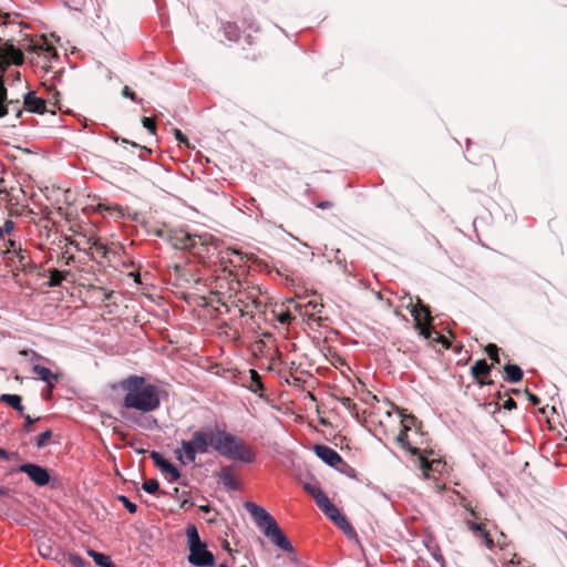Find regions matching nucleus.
<instances>
[{"instance_id": "obj_11", "label": "nucleus", "mask_w": 567, "mask_h": 567, "mask_svg": "<svg viewBox=\"0 0 567 567\" xmlns=\"http://www.w3.org/2000/svg\"><path fill=\"white\" fill-rule=\"evenodd\" d=\"M23 104L29 112L43 114L47 112L45 100L38 97L34 92L30 91L24 95Z\"/></svg>"}, {"instance_id": "obj_34", "label": "nucleus", "mask_w": 567, "mask_h": 567, "mask_svg": "<svg viewBox=\"0 0 567 567\" xmlns=\"http://www.w3.org/2000/svg\"><path fill=\"white\" fill-rule=\"evenodd\" d=\"M225 33H226V37L231 41H237L239 38V31L237 30V28H235L230 24L225 28Z\"/></svg>"}, {"instance_id": "obj_17", "label": "nucleus", "mask_w": 567, "mask_h": 567, "mask_svg": "<svg viewBox=\"0 0 567 567\" xmlns=\"http://www.w3.org/2000/svg\"><path fill=\"white\" fill-rule=\"evenodd\" d=\"M0 401L7 403L14 410H17L21 415H23V405L21 403V396L18 394H9L4 393L0 395Z\"/></svg>"}, {"instance_id": "obj_6", "label": "nucleus", "mask_w": 567, "mask_h": 567, "mask_svg": "<svg viewBox=\"0 0 567 567\" xmlns=\"http://www.w3.org/2000/svg\"><path fill=\"white\" fill-rule=\"evenodd\" d=\"M406 308L410 310V313L414 319L415 328L424 339L441 342L449 348L446 339L432 329V316L427 306L423 305L422 301L417 299L416 303H412L411 301Z\"/></svg>"}, {"instance_id": "obj_58", "label": "nucleus", "mask_w": 567, "mask_h": 567, "mask_svg": "<svg viewBox=\"0 0 567 567\" xmlns=\"http://www.w3.org/2000/svg\"><path fill=\"white\" fill-rule=\"evenodd\" d=\"M411 452H412L413 454H416L417 450H416V449H412V450H411Z\"/></svg>"}, {"instance_id": "obj_44", "label": "nucleus", "mask_w": 567, "mask_h": 567, "mask_svg": "<svg viewBox=\"0 0 567 567\" xmlns=\"http://www.w3.org/2000/svg\"><path fill=\"white\" fill-rule=\"evenodd\" d=\"M11 456L4 449L0 447V460H10Z\"/></svg>"}, {"instance_id": "obj_15", "label": "nucleus", "mask_w": 567, "mask_h": 567, "mask_svg": "<svg viewBox=\"0 0 567 567\" xmlns=\"http://www.w3.org/2000/svg\"><path fill=\"white\" fill-rule=\"evenodd\" d=\"M244 254L235 248H227L220 251V261L226 265L227 262L237 267L244 262Z\"/></svg>"}, {"instance_id": "obj_43", "label": "nucleus", "mask_w": 567, "mask_h": 567, "mask_svg": "<svg viewBox=\"0 0 567 567\" xmlns=\"http://www.w3.org/2000/svg\"><path fill=\"white\" fill-rule=\"evenodd\" d=\"M93 247H95L97 250L103 251V254L106 252L105 246L102 243H100L99 240H94Z\"/></svg>"}, {"instance_id": "obj_24", "label": "nucleus", "mask_w": 567, "mask_h": 567, "mask_svg": "<svg viewBox=\"0 0 567 567\" xmlns=\"http://www.w3.org/2000/svg\"><path fill=\"white\" fill-rule=\"evenodd\" d=\"M306 308L309 311V315L307 317L313 318L316 315L321 312L323 306L321 302L317 300H309L306 302Z\"/></svg>"}, {"instance_id": "obj_40", "label": "nucleus", "mask_w": 567, "mask_h": 567, "mask_svg": "<svg viewBox=\"0 0 567 567\" xmlns=\"http://www.w3.org/2000/svg\"><path fill=\"white\" fill-rule=\"evenodd\" d=\"M41 50L45 52L53 51V47L47 42V40H43L41 44L38 45Z\"/></svg>"}, {"instance_id": "obj_39", "label": "nucleus", "mask_w": 567, "mask_h": 567, "mask_svg": "<svg viewBox=\"0 0 567 567\" xmlns=\"http://www.w3.org/2000/svg\"><path fill=\"white\" fill-rule=\"evenodd\" d=\"M504 409L506 410H512V409H515L516 408V402L512 399V398H508L504 404H503Z\"/></svg>"}, {"instance_id": "obj_16", "label": "nucleus", "mask_w": 567, "mask_h": 567, "mask_svg": "<svg viewBox=\"0 0 567 567\" xmlns=\"http://www.w3.org/2000/svg\"><path fill=\"white\" fill-rule=\"evenodd\" d=\"M472 374L481 385L491 384L492 381H484L478 379L481 375H487L491 371V365L485 360H477L471 368Z\"/></svg>"}, {"instance_id": "obj_41", "label": "nucleus", "mask_w": 567, "mask_h": 567, "mask_svg": "<svg viewBox=\"0 0 567 567\" xmlns=\"http://www.w3.org/2000/svg\"><path fill=\"white\" fill-rule=\"evenodd\" d=\"M25 420V426H24V430L25 431H30L29 426L35 421L34 419H32L29 414H23L22 415Z\"/></svg>"}, {"instance_id": "obj_42", "label": "nucleus", "mask_w": 567, "mask_h": 567, "mask_svg": "<svg viewBox=\"0 0 567 567\" xmlns=\"http://www.w3.org/2000/svg\"><path fill=\"white\" fill-rule=\"evenodd\" d=\"M289 319H290V313H289V312H282V313H280V315H279V317H278V320H279V322H281V323H286V322H288V321H289Z\"/></svg>"}, {"instance_id": "obj_45", "label": "nucleus", "mask_w": 567, "mask_h": 567, "mask_svg": "<svg viewBox=\"0 0 567 567\" xmlns=\"http://www.w3.org/2000/svg\"><path fill=\"white\" fill-rule=\"evenodd\" d=\"M396 439L404 446L405 445V439H406L405 430L401 431Z\"/></svg>"}, {"instance_id": "obj_57", "label": "nucleus", "mask_w": 567, "mask_h": 567, "mask_svg": "<svg viewBox=\"0 0 567 567\" xmlns=\"http://www.w3.org/2000/svg\"><path fill=\"white\" fill-rule=\"evenodd\" d=\"M202 509L205 511V512H208V507L207 506H203Z\"/></svg>"}, {"instance_id": "obj_4", "label": "nucleus", "mask_w": 567, "mask_h": 567, "mask_svg": "<svg viewBox=\"0 0 567 567\" xmlns=\"http://www.w3.org/2000/svg\"><path fill=\"white\" fill-rule=\"evenodd\" d=\"M302 487L308 494L312 496L317 506L330 520H332L339 528L344 532L351 530V526L347 518L339 512L337 506L324 494L317 481L306 482L302 484Z\"/></svg>"}, {"instance_id": "obj_5", "label": "nucleus", "mask_w": 567, "mask_h": 567, "mask_svg": "<svg viewBox=\"0 0 567 567\" xmlns=\"http://www.w3.org/2000/svg\"><path fill=\"white\" fill-rule=\"evenodd\" d=\"M188 556L187 560L195 567H214L215 556L208 550L207 544L199 537L195 525L189 524L186 527Z\"/></svg>"}, {"instance_id": "obj_60", "label": "nucleus", "mask_w": 567, "mask_h": 567, "mask_svg": "<svg viewBox=\"0 0 567 567\" xmlns=\"http://www.w3.org/2000/svg\"><path fill=\"white\" fill-rule=\"evenodd\" d=\"M112 567H115L114 564L112 565Z\"/></svg>"}, {"instance_id": "obj_52", "label": "nucleus", "mask_w": 567, "mask_h": 567, "mask_svg": "<svg viewBox=\"0 0 567 567\" xmlns=\"http://www.w3.org/2000/svg\"><path fill=\"white\" fill-rule=\"evenodd\" d=\"M21 113H22L21 109H17L16 117H20Z\"/></svg>"}, {"instance_id": "obj_19", "label": "nucleus", "mask_w": 567, "mask_h": 567, "mask_svg": "<svg viewBox=\"0 0 567 567\" xmlns=\"http://www.w3.org/2000/svg\"><path fill=\"white\" fill-rule=\"evenodd\" d=\"M467 526H468V529H471L472 532H474L477 536L482 537L485 542V545L487 548H492L493 546V540L491 539L489 535L487 534V532L482 527L481 524L478 523H475V522H467Z\"/></svg>"}, {"instance_id": "obj_28", "label": "nucleus", "mask_w": 567, "mask_h": 567, "mask_svg": "<svg viewBox=\"0 0 567 567\" xmlns=\"http://www.w3.org/2000/svg\"><path fill=\"white\" fill-rule=\"evenodd\" d=\"M13 252L19 260L20 267L22 269H25L29 266V258H28L25 251H23L22 249H19V250L14 249Z\"/></svg>"}, {"instance_id": "obj_9", "label": "nucleus", "mask_w": 567, "mask_h": 567, "mask_svg": "<svg viewBox=\"0 0 567 567\" xmlns=\"http://www.w3.org/2000/svg\"><path fill=\"white\" fill-rule=\"evenodd\" d=\"M0 58L7 64L20 65L23 63V53L20 49H17L13 44L4 43L0 47Z\"/></svg>"}, {"instance_id": "obj_12", "label": "nucleus", "mask_w": 567, "mask_h": 567, "mask_svg": "<svg viewBox=\"0 0 567 567\" xmlns=\"http://www.w3.org/2000/svg\"><path fill=\"white\" fill-rule=\"evenodd\" d=\"M202 240V236L190 234L187 231H179L175 235L174 246L181 249H190L196 246L198 241Z\"/></svg>"}, {"instance_id": "obj_49", "label": "nucleus", "mask_w": 567, "mask_h": 567, "mask_svg": "<svg viewBox=\"0 0 567 567\" xmlns=\"http://www.w3.org/2000/svg\"><path fill=\"white\" fill-rule=\"evenodd\" d=\"M341 403H342V405H344V406H350V404H351V399H350V398H342V399H341Z\"/></svg>"}, {"instance_id": "obj_13", "label": "nucleus", "mask_w": 567, "mask_h": 567, "mask_svg": "<svg viewBox=\"0 0 567 567\" xmlns=\"http://www.w3.org/2000/svg\"><path fill=\"white\" fill-rule=\"evenodd\" d=\"M151 456H152L153 461L155 462V464L162 471H164L171 475L172 482L177 481L181 477V473H179L178 468L175 465H173L171 462L165 460L159 453L152 452Z\"/></svg>"}, {"instance_id": "obj_38", "label": "nucleus", "mask_w": 567, "mask_h": 567, "mask_svg": "<svg viewBox=\"0 0 567 567\" xmlns=\"http://www.w3.org/2000/svg\"><path fill=\"white\" fill-rule=\"evenodd\" d=\"M174 135H175L176 140H178L181 143L187 144V138H186V136L182 133V131H181V130L175 128V130H174Z\"/></svg>"}, {"instance_id": "obj_48", "label": "nucleus", "mask_w": 567, "mask_h": 567, "mask_svg": "<svg viewBox=\"0 0 567 567\" xmlns=\"http://www.w3.org/2000/svg\"><path fill=\"white\" fill-rule=\"evenodd\" d=\"M330 206H331L330 202H320V203L317 204V207L321 208V209L329 208Z\"/></svg>"}, {"instance_id": "obj_47", "label": "nucleus", "mask_w": 567, "mask_h": 567, "mask_svg": "<svg viewBox=\"0 0 567 567\" xmlns=\"http://www.w3.org/2000/svg\"><path fill=\"white\" fill-rule=\"evenodd\" d=\"M113 140H114L115 142L121 141V142H123V143H128V141H127V140H125V138H120L118 136L113 137ZM130 144H131L133 147H138V144H136L135 142H130Z\"/></svg>"}, {"instance_id": "obj_22", "label": "nucleus", "mask_w": 567, "mask_h": 567, "mask_svg": "<svg viewBox=\"0 0 567 567\" xmlns=\"http://www.w3.org/2000/svg\"><path fill=\"white\" fill-rule=\"evenodd\" d=\"M49 274H50V277H49L48 286L50 288L60 286L65 278L64 274L58 269H51V270H49Z\"/></svg>"}, {"instance_id": "obj_18", "label": "nucleus", "mask_w": 567, "mask_h": 567, "mask_svg": "<svg viewBox=\"0 0 567 567\" xmlns=\"http://www.w3.org/2000/svg\"><path fill=\"white\" fill-rule=\"evenodd\" d=\"M506 380L511 383H517L523 378V371L517 364H506L504 367Z\"/></svg>"}, {"instance_id": "obj_55", "label": "nucleus", "mask_w": 567, "mask_h": 567, "mask_svg": "<svg viewBox=\"0 0 567 567\" xmlns=\"http://www.w3.org/2000/svg\"><path fill=\"white\" fill-rule=\"evenodd\" d=\"M185 506H187V501H184V502L182 503V505H181V507H185Z\"/></svg>"}, {"instance_id": "obj_51", "label": "nucleus", "mask_w": 567, "mask_h": 567, "mask_svg": "<svg viewBox=\"0 0 567 567\" xmlns=\"http://www.w3.org/2000/svg\"><path fill=\"white\" fill-rule=\"evenodd\" d=\"M112 208L110 206L99 204V210H111Z\"/></svg>"}, {"instance_id": "obj_30", "label": "nucleus", "mask_w": 567, "mask_h": 567, "mask_svg": "<svg viewBox=\"0 0 567 567\" xmlns=\"http://www.w3.org/2000/svg\"><path fill=\"white\" fill-rule=\"evenodd\" d=\"M74 567H85L87 563L78 554H70L68 558Z\"/></svg>"}, {"instance_id": "obj_37", "label": "nucleus", "mask_w": 567, "mask_h": 567, "mask_svg": "<svg viewBox=\"0 0 567 567\" xmlns=\"http://www.w3.org/2000/svg\"><path fill=\"white\" fill-rule=\"evenodd\" d=\"M122 95L133 101H136L135 93L128 86H124V89L122 90Z\"/></svg>"}, {"instance_id": "obj_8", "label": "nucleus", "mask_w": 567, "mask_h": 567, "mask_svg": "<svg viewBox=\"0 0 567 567\" xmlns=\"http://www.w3.org/2000/svg\"><path fill=\"white\" fill-rule=\"evenodd\" d=\"M313 450L316 455L329 466L336 467L342 463V457L339 453L327 445L317 444Z\"/></svg>"}, {"instance_id": "obj_31", "label": "nucleus", "mask_w": 567, "mask_h": 567, "mask_svg": "<svg viewBox=\"0 0 567 567\" xmlns=\"http://www.w3.org/2000/svg\"><path fill=\"white\" fill-rule=\"evenodd\" d=\"M14 228V223L11 219H7L4 224L0 227V239L8 234H10Z\"/></svg>"}, {"instance_id": "obj_10", "label": "nucleus", "mask_w": 567, "mask_h": 567, "mask_svg": "<svg viewBox=\"0 0 567 567\" xmlns=\"http://www.w3.org/2000/svg\"><path fill=\"white\" fill-rule=\"evenodd\" d=\"M31 370L39 380L47 384L49 393H51L52 389L55 386V383L59 380V374L53 373L49 368L40 364H33Z\"/></svg>"}, {"instance_id": "obj_14", "label": "nucleus", "mask_w": 567, "mask_h": 567, "mask_svg": "<svg viewBox=\"0 0 567 567\" xmlns=\"http://www.w3.org/2000/svg\"><path fill=\"white\" fill-rule=\"evenodd\" d=\"M217 477L219 483H221L227 491H237L239 488V485L233 474L231 466H223L218 472Z\"/></svg>"}, {"instance_id": "obj_2", "label": "nucleus", "mask_w": 567, "mask_h": 567, "mask_svg": "<svg viewBox=\"0 0 567 567\" xmlns=\"http://www.w3.org/2000/svg\"><path fill=\"white\" fill-rule=\"evenodd\" d=\"M118 386L124 392L123 406L125 411L121 412V416L144 429H152L153 425H156L155 419H141L132 413V411L147 414L157 410L162 402V390L159 386L140 375H130L121 380Z\"/></svg>"}, {"instance_id": "obj_23", "label": "nucleus", "mask_w": 567, "mask_h": 567, "mask_svg": "<svg viewBox=\"0 0 567 567\" xmlns=\"http://www.w3.org/2000/svg\"><path fill=\"white\" fill-rule=\"evenodd\" d=\"M7 100V89L0 79V117H3L8 114L9 110L8 106L4 105V102Z\"/></svg>"}, {"instance_id": "obj_33", "label": "nucleus", "mask_w": 567, "mask_h": 567, "mask_svg": "<svg viewBox=\"0 0 567 567\" xmlns=\"http://www.w3.org/2000/svg\"><path fill=\"white\" fill-rule=\"evenodd\" d=\"M250 378L252 381V386H255L252 388V391L262 390L264 386L258 372L255 370H250Z\"/></svg>"}, {"instance_id": "obj_20", "label": "nucleus", "mask_w": 567, "mask_h": 567, "mask_svg": "<svg viewBox=\"0 0 567 567\" xmlns=\"http://www.w3.org/2000/svg\"><path fill=\"white\" fill-rule=\"evenodd\" d=\"M87 555L93 558L99 567H112L113 563L109 555L97 553L94 549H87Z\"/></svg>"}, {"instance_id": "obj_56", "label": "nucleus", "mask_w": 567, "mask_h": 567, "mask_svg": "<svg viewBox=\"0 0 567 567\" xmlns=\"http://www.w3.org/2000/svg\"><path fill=\"white\" fill-rule=\"evenodd\" d=\"M3 252H9L10 251V248L7 247L6 249L2 250Z\"/></svg>"}, {"instance_id": "obj_32", "label": "nucleus", "mask_w": 567, "mask_h": 567, "mask_svg": "<svg viewBox=\"0 0 567 567\" xmlns=\"http://www.w3.org/2000/svg\"><path fill=\"white\" fill-rule=\"evenodd\" d=\"M292 303L293 310L297 311L300 316L307 317L309 315L308 309L306 308V302L300 301H290Z\"/></svg>"}, {"instance_id": "obj_53", "label": "nucleus", "mask_w": 567, "mask_h": 567, "mask_svg": "<svg viewBox=\"0 0 567 567\" xmlns=\"http://www.w3.org/2000/svg\"><path fill=\"white\" fill-rule=\"evenodd\" d=\"M468 511H470V513H471V515H472L473 517H476V513L474 512V509H473V508H470Z\"/></svg>"}, {"instance_id": "obj_36", "label": "nucleus", "mask_w": 567, "mask_h": 567, "mask_svg": "<svg viewBox=\"0 0 567 567\" xmlns=\"http://www.w3.org/2000/svg\"><path fill=\"white\" fill-rule=\"evenodd\" d=\"M142 124L143 126L148 131L151 132L152 134L155 133L156 131V124H155V121L151 117H143L142 120Z\"/></svg>"}, {"instance_id": "obj_27", "label": "nucleus", "mask_w": 567, "mask_h": 567, "mask_svg": "<svg viewBox=\"0 0 567 567\" xmlns=\"http://www.w3.org/2000/svg\"><path fill=\"white\" fill-rule=\"evenodd\" d=\"M419 462H420V468L422 470L423 476L425 478H427L429 477L427 472L432 468L435 461L430 462L425 457L420 456Z\"/></svg>"}, {"instance_id": "obj_21", "label": "nucleus", "mask_w": 567, "mask_h": 567, "mask_svg": "<svg viewBox=\"0 0 567 567\" xmlns=\"http://www.w3.org/2000/svg\"><path fill=\"white\" fill-rule=\"evenodd\" d=\"M239 303H241L240 298H237V297L233 298L231 296H229L228 301H225L221 305L226 308L227 312L230 311V307H234L237 310L238 315L240 317H243L246 313V310H245V306L239 305Z\"/></svg>"}, {"instance_id": "obj_61", "label": "nucleus", "mask_w": 567, "mask_h": 567, "mask_svg": "<svg viewBox=\"0 0 567 567\" xmlns=\"http://www.w3.org/2000/svg\"><path fill=\"white\" fill-rule=\"evenodd\" d=\"M112 567H115L114 564L112 565Z\"/></svg>"}, {"instance_id": "obj_1", "label": "nucleus", "mask_w": 567, "mask_h": 567, "mask_svg": "<svg viewBox=\"0 0 567 567\" xmlns=\"http://www.w3.org/2000/svg\"><path fill=\"white\" fill-rule=\"evenodd\" d=\"M210 447L228 460H239L244 463H252L256 460V453L249 445L225 430H217L215 433L195 430L190 439L179 442L174 453L182 464H195L197 455L208 453Z\"/></svg>"}, {"instance_id": "obj_54", "label": "nucleus", "mask_w": 567, "mask_h": 567, "mask_svg": "<svg viewBox=\"0 0 567 567\" xmlns=\"http://www.w3.org/2000/svg\"><path fill=\"white\" fill-rule=\"evenodd\" d=\"M8 244H9L10 247H14V241L13 240H9Z\"/></svg>"}, {"instance_id": "obj_59", "label": "nucleus", "mask_w": 567, "mask_h": 567, "mask_svg": "<svg viewBox=\"0 0 567 567\" xmlns=\"http://www.w3.org/2000/svg\"><path fill=\"white\" fill-rule=\"evenodd\" d=\"M219 567H226L225 565H220Z\"/></svg>"}, {"instance_id": "obj_46", "label": "nucleus", "mask_w": 567, "mask_h": 567, "mask_svg": "<svg viewBox=\"0 0 567 567\" xmlns=\"http://www.w3.org/2000/svg\"><path fill=\"white\" fill-rule=\"evenodd\" d=\"M528 400L534 404L537 405L539 403V399L529 392H527Z\"/></svg>"}, {"instance_id": "obj_7", "label": "nucleus", "mask_w": 567, "mask_h": 567, "mask_svg": "<svg viewBox=\"0 0 567 567\" xmlns=\"http://www.w3.org/2000/svg\"><path fill=\"white\" fill-rule=\"evenodd\" d=\"M18 471L25 473L37 486H45L50 482L48 470L38 464L25 463L20 465Z\"/></svg>"}, {"instance_id": "obj_35", "label": "nucleus", "mask_w": 567, "mask_h": 567, "mask_svg": "<svg viewBox=\"0 0 567 567\" xmlns=\"http://www.w3.org/2000/svg\"><path fill=\"white\" fill-rule=\"evenodd\" d=\"M52 436V432L50 430L44 431L38 436L37 447L41 449L45 445L47 441Z\"/></svg>"}, {"instance_id": "obj_3", "label": "nucleus", "mask_w": 567, "mask_h": 567, "mask_svg": "<svg viewBox=\"0 0 567 567\" xmlns=\"http://www.w3.org/2000/svg\"><path fill=\"white\" fill-rule=\"evenodd\" d=\"M245 508L255 519L257 526L270 542L285 553H293V546L276 519L261 506L254 502H246Z\"/></svg>"}, {"instance_id": "obj_25", "label": "nucleus", "mask_w": 567, "mask_h": 567, "mask_svg": "<svg viewBox=\"0 0 567 567\" xmlns=\"http://www.w3.org/2000/svg\"><path fill=\"white\" fill-rule=\"evenodd\" d=\"M142 488L144 492L148 494H154L158 491L159 484L157 480H147L142 484Z\"/></svg>"}, {"instance_id": "obj_26", "label": "nucleus", "mask_w": 567, "mask_h": 567, "mask_svg": "<svg viewBox=\"0 0 567 567\" xmlns=\"http://www.w3.org/2000/svg\"><path fill=\"white\" fill-rule=\"evenodd\" d=\"M485 351L493 362H495V363L499 362L498 347L496 344H494V343L487 344L485 348Z\"/></svg>"}, {"instance_id": "obj_29", "label": "nucleus", "mask_w": 567, "mask_h": 567, "mask_svg": "<svg viewBox=\"0 0 567 567\" xmlns=\"http://www.w3.org/2000/svg\"><path fill=\"white\" fill-rule=\"evenodd\" d=\"M117 499L125 506V508L131 513L134 514L137 511V506L132 503L125 495H118Z\"/></svg>"}, {"instance_id": "obj_50", "label": "nucleus", "mask_w": 567, "mask_h": 567, "mask_svg": "<svg viewBox=\"0 0 567 567\" xmlns=\"http://www.w3.org/2000/svg\"><path fill=\"white\" fill-rule=\"evenodd\" d=\"M9 493L8 488L0 486V496H7Z\"/></svg>"}]
</instances>
